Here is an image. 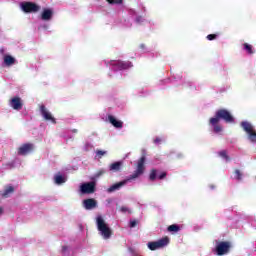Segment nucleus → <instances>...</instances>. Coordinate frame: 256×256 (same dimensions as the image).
Returning a JSON list of instances; mask_svg holds the SVG:
<instances>
[{
  "label": "nucleus",
  "mask_w": 256,
  "mask_h": 256,
  "mask_svg": "<svg viewBox=\"0 0 256 256\" xmlns=\"http://www.w3.org/2000/svg\"><path fill=\"white\" fill-rule=\"evenodd\" d=\"M41 114L46 121H52V123H55V118H53L50 112L45 109V106H41Z\"/></svg>",
  "instance_id": "f8f14e48"
},
{
  "label": "nucleus",
  "mask_w": 256,
  "mask_h": 256,
  "mask_svg": "<svg viewBox=\"0 0 256 256\" xmlns=\"http://www.w3.org/2000/svg\"><path fill=\"white\" fill-rule=\"evenodd\" d=\"M113 65H117L118 69H129V67H133V64L131 62H119V61H114Z\"/></svg>",
  "instance_id": "ddd939ff"
},
{
  "label": "nucleus",
  "mask_w": 256,
  "mask_h": 256,
  "mask_svg": "<svg viewBox=\"0 0 256 256\" xmlns=\"http://www.w3.org/2000/svg\"><path fill=\"white\" fill-rule=\"evenodd\" d=\"M168 231L177 233V231H179V226H177V225H175V224L170 225V226L168 227Z\"/></svg>",
  "instance_id": "aec40b11"
},
{
  "label": "nucleus",
  "mask_w": 256,
  "mask_h": 256,
  "mask_svg": "<svg viewBox=\"0 0 256 256\" xmlns=\"http://www.w3.org/2000/svg\"><path fill=\"white\" fill-rule=\"evenodd\" d=\"M235 174H236L237 179H241V172H239V170H236Z\"/></svg>",
  "instance_id": "c756f323"
},
{
  "label": "nucleus",
  "mask_w": 256,
  "mask_h": 256,
  "mask_svg": "<svg viewBox=\"0 0 256 256\" xmlns=\"http://www.w3.org/2000/svg\"><path fill=\"white\" fill-rule=\"evenodd\" d=\"M96 153H97V155L103 156V155H105L107 152H106V151L98 150Z\"/></svg>",
  "instance_id": "c85d7f7f"
},
{
  "label": "nucleus",
  "mask_w": 256,
  "mask_h": 256,
  "mask_svg": "<svg viewBox=\"0 0 256 256\" xmlns=\"http://www.w3.org/2000/svg\"><path fill=\"white\" fill-rule=\"evenodd\" d=\"M83 205L87 210L95 209V207H97V200L93 198L86 199L83 201Z\"/></svg>",
  "instance_id": "9b49d317"
},
{
  "label": "nucleus",
  "mask_w": 256,
  "mask_h": 256,
  "mask_svg": "<svg viewBox=\"0 0 256 256\" xmlns=\"http://www.w3.org/2000/svg\"><path fill=\"white\" fill-rule=\"evenodd\" d=\"M220 157H223V159H225L226 161L229 160V157L227 156V152L226 151H221L219 152Z\"/></svg>",
  "instance_id": "b1692460"
},
{
  "label": "nucleus",
  "mask_w": 256,
  "mask_h": 256,
  "mask_svg": "<svg viewBox=\"0 0 256 256\" xmlns=\"http://www.w3.org/2000/svg\"><path fill=\"white\" fill-rule=\"evenodd\" d=\"M4 63L8 67H11V65H15V58L11 55H4Z\"/></svg>",
  "instance_id": "2eb2a0df"
},
{
  "label": "nucleus",
  "mask_w": 256,
  "mask_h": 256,
  "mask_svg": "<svg viewBox=\"0 0 256 256\" xmlns=\"http://www.w3.org/2000/svg\"><path fill=\"white\" fill-rule=\"evenodd\" d=\"M241 126L243 127L245 133H247L249 141H251V143H256L255 127L247 121L242 122Z\"/></svg>",
  "instance_id": "20e7f679"
},
{
  "label": "nucleus",
  "mask_w": 256,
  "mask_h": 256,
  "mask_svg": "<svg viewBox=\"0 0 256 256\" xmlns=\"http://www.w3.org/2000/svg\"><path fill=\"white\" fill-rule=\"evenodd\" d=\"M63 251H67V246H64V247H63Z\"/></svg>",
  "instance_id": "72a5a7b5"
},
{
  "label": "nucleus",
  "mask_w": 256,
  "mask_h": 256,
  "mask_svg": "<svg viewBox=\"0 0 256 256\" xmlns=\"http://www.w3.org/2000/svg\"><path fill=\"white\" fill-rule=\"evenodd\" d=\"M244 49L251 55L253 54V47L249 44H244Z\"/></svg>",
  "instance_id": "412c9836"
},
{
  "label": "nucleus",
  "mask_w": 256,
  "mask_h": 256,
  "mask_svg": "<svg viewBox=\"0 0 256 256\" xmlns=\"http://www.w3.org/2000/svg\"><path fill=\"white\" fill-rule=\"evenodd\" d=\"M222 129H221V126H217L214 124V132L215 133H221Z\"/></svg>",
  "instance_id": "393cba45"
},
{
  "label": "nucleus",
  "mask_w": 256,
  "mask_h": 256,
  "mask_svg": "<svg viewBox=\"0 0 256 256\" xmlns=\"http://www.w3.org/2000/svg\"><path fill=\"white\" fill-rule=\"evenodd\" d=\"M103 173H105V171L100 170L98 173L95 174L94 179H99V177L103 175Z\"/></svg>",
  "instance_id": "a878e982"
},
{
  "label": "nucleus",
  "mask_w": 256,
  "mask_h": 256,
  "mask_svg": "<svg viewBox=\"0 0 256 256\" xmlns=\"http://www.w3.org/2000/svg\"><path fill=\"white\" fill-rule=\"evenodd\" d=\"M231 245L228 242H221L217 245L216 251L218 255H225L229 253V248Z\"/></svg>",
  "instance_id": "6e6552de"
},
{
  "label": "nucleus",
  "mask_w": 256,
  "mask_h": 256,
  "mask_svg": "<svg viewBox=\"0 0 256 256\" xmlns=\"http://www.w3.org/2000/svg\"><path fill=\"white\" fill-rule=\"evenodd\" d=\"M14 189L13 186H8L4 190V193L2 194L3 197H7L10 193H13Z\"/></svg>",
  "instance_id": "6ab92c4d"
},
{
  "label": "nucleus",
  "mask_w": 256,
  "mask_h": 256,
  "mask_svg": "<svg viewBox=\"0 0 256 256\" xmlns=\"http://www.w3.org/2000/svg\"><path fill=\"white\" fill-rule=\"evenodd\" d=\"M108 3H122L123 0H107Z\"/></svg>",
  "instance_id": "cd10ccee"
},
{
  "label": "nucleus",
  "mask_w": 256,
  "mask_h": 256,
  "mask_svg": "<svg viewBox=\"0 0 256 256\" xmlns=\"http://www.w3.org/2000/svg\"><path fill=\"white\" fill-rule=\"evenodd\" d=\"M166 245H169V238H162L156 242L148 243V249H150L151 251H155L157 249L166 247Z\"/></svg>",
  "instance_id": "39448f33"
},
{
  "label": "nucleus",
  "mask_w": 256,
  "mask_h": 256,
  "mask_svg": "<svg viewBox=\"0 0 256 256\" xmlns=\"http://www.w3.org/2000/svg\"><path fill=\"white\" fill-rule=\"evenodd\" d=\"M31 151H33V144H24L19 148L18 154L27 155L28 153H31Z\"/></svg>",
  "instance_id": "9d476101"
},
{
  "label": "nucleus",
  "mask_w": 256,
  "mask_h": 256,
  "mask_svg": "<svg viewBox=\"0 0 256 256\" xmlns=\"http://www.w3.org/2000/svg\"><path fill=\"white\" fill-rule=\"evenodd\" d=\"M144 171H145V156H142L140 161H138L137 169L134 172V174L131 177H129L128 179L110 186L107 189V193H113L114 191H119L120 187L127 185V182L131 181V179H137V177H139L140 175H143Z\"/></svg>",
  "instance_id": "f257e3e1"
},
{
  "label": "nucleus",
  "mask_w": 256,
  "mask_h": 256,
  "mask_svg": "<svg viewBox=\"0 0 256 256\" xmlns=\"http://www.w3.org/2000/svg\"><path fill=\"white\" fill-rule=\"evenodd\" d=\"M54 181H55L56 185H61L62 183H65V181H67V176L61 175V174H57L54 177Z\"/></svg>",
  "instance_id": "dca6fc26"
},
{
  "label": "nucleus",
  "mask_w": 256,
  "mask_h": 256,
  "mask_svg": "<svg viewBox=\"0 0 256 256\" xmlns=\"http://www.w3.org/2000/svg\"><path fill=\"white\" fill-rule=\"evenodd\" d=\"M10 107L15 109L16 111L21 110L23 107V102H21V98L14 97L10 100Z\"/></svg>",
  "instance_id": "1a4fd4ad"
},
{
  "label": "nucleus",
  "mask_w": 256,
  "mask_h": 256,
  "mask_svg": "<svg viewBox=\"0 0 256 256\" xmlns=\"http://www.w3.org/2000/svg\"><path fill=\"white\" fill-rule=\"evenodd\" d=\"M5 52V50L4 49H1V53H4Z\"/></svg>",
  "instance_id": "f704fd0d"
},
{
  "label": "nucleus",
  "mask_w": 256,
  "mask_h": 256,
  "mask_svg": "<svg viewBox=\"0 0 256 256\" xmlns=\"http://www.w3.org/2000/svg\"><path fill=\"white\" fill-rule=\"evenodd\" d=\"M154 143H161V139L156 138V139L154 140Z\"/></svg>",
  "instance_id": "473e14b6"
},
{
  "label": "nucleus",
  "mask_w": 256,
  "mask_h": 256,
  "mask_svg": "<svg viewBox=\"0 0 256 256\" xmlns=\"http://www.w3.org/2000/svg\"><path fill=\"white\" fill-rule=\"evenodd\" d=\"M166 173L165 172H163L158 178H160V179H163V178H165L166 177Z\"/></svg>",
  "instance_id": "2f4dec72"
},
{
  "label": "nucleus",
  "mask_w": 256,
  "mask_h": 256,
  "mask_svg": "<svg viewBox=\"0 0 256 256\" xmlns=\"http://www.w3.org/2000/svg\"><path fill=\"white\" fill-rule=\"evenodd\" d=\"M219 119H223L226 123H233L234 119L231 116V113L227 110H218L216 112V117L210 119L211 125H217L219 123Z\"/></svg>",
  "instance_id": "7ed1b4c3"
},
{
  "label": "nucleus",
  "mask_w": 256,
  "mask_h": 256,
  "mask_svg": "<svg viewBox=\"0 0 256 256\" xmlns=\"http://www.w3.org/2000/svg\"><path fill=\"white\" fill-rule=\"evenodd\" d=\"M121 162H115L113 164L110 165V171H119V169H121Z\"/></svg>",
  "instance_id": "a211bd4d"
},
{
  "label": "nucleus",
  "mask_w": 256,
  "mask_h": 256,
  "mask_svg": "<svg viewBox=\"0 0 256 256\" xmlns=\"http://www.w3.org/2000/svg\"><path fill=\"white\" fill-rule=\"evenodd\" d=\"M52 16H53V11H51L50 9H46L42 13V19L44 21H48V19H51Z\"/></svg>",
  "instance_id": "f3484780"
},
{
  "label": "nucleus",
  "mask_w": 256,
  "mask_h": 256,
  "mask_svg": "<svg viewBox=\"0 0 256 256\" xmlns=\"http://www.w3.org/2000/svg\"><path fill=\"white\" fill-rule=\"evenodd\" d=\"M108 119H109L110 123H111L114 127H116L117 129H121V127H123V122L117 120L115 117L109 116Z\"/></svg>",
  "instance_id": "4468645a"
},
{
  "label": "nucleus",
  "mask_w": 256,
  "mask_h": 256,
  "mask_svg": "<svg viewBox=\"0 0 256 256\" xmlns=\"http://www.w3.org/2000/svg\"><path fill=\"white\" fill-rule=\"evenodd\" d=\"M157 179V170H152L150 173V180L155 181Z\"/></svg>",
  "instance_id": "4be33fe9"
},
{
  "label": "nucleus",
  "mask_w": 256,
  "mask_h": 256,
  "mask_svg": "<svg viewBox=\"0 0 256 256\" xmlns=\"http://www.w3.org/2000/svg\"><path fill=\"white\" fill-rule=\"evenodd\" d=\"M215 37H217V35H215V34H209V35L207 36V40H208V41H213V39H215Z\"/></svg>",
  "instance_id": "bb28decb"
},
{
  "label": "nucleus",
  "mask_w": 256,
  "mask_h": 256,
  "mask_svg": "<svg viewBox=\"0 0 256 256\" xmlns=\"http://www.w3.org/2000/svg\"><path fill=\"white\" fill-rule=\"evenodd\" d=\"M3 209L0 207V213H2Z\"/></svg>",
  "instance_id": "c9c22d12"
},
{
  "label": "nucleus",
  "mask_w": 256,
  "mask_h": 256,
  "mask_svg": "<svg viewBox=\"0 0 256 256\" xmlns=\"http://www.w3.org/2000/svg\"><path fill=\"white\" fill-rule=\"evenodd\" d=\"M96 225H97L98 231H99L100 235L103 237V239H110L111 238V235H112L111 228L105 222L103 217L97 216Z\"/></svg>",
  "instance_id": "f03ea898"
},
{
  "label": "nucleus",
  "mask_w": 256,
  "mask_h": 256,
  "mask_svg": "<svg viewBox=\"0 0 256 256\" xmlns=\"http://www.w3.org/2000/svg\"><path fill=\"white\" fill-rule=\"evenodd\" d=\"M95 182H87L80 186V191L83 195H91L95 193Z\"/></svg>",
  "instance_id": "0eeeda50"
},
{
  "label": "nucleus",
  "mask_w": 256,
  "mask_h": 256,
  "mask_svg": "<svg viewBox=\"0 0 256 256\" xmlns=\"http://www.w3.org/2000/svg\"><path fill=\"white\" fill-rule=\"evenodd\" d=\"M20 7L24 13H37V11H39V6L32 2L21 3Z\"/></svg>",
  "instance_id": "423d86ee"
},
{
  "label": "nucleus",
  "mask_w": 256,
  "mask_h": 256,
  "mask_svg": "<svg viewBox=\"0 0 256 256\" xmlns=\"http://www.w3.org/2000/svg\"><path fill=\"white\" fill-rule=\"evenodd\" d=\"M135 225H137V221L131 220L130 221V227H135Z\"/></svg>",
  "instance_id": "7c9ffc66"
},
{
  "label": "nucleus",
  "mask_w": 256,
  "mask_h": 256,
  "mask_svg": "<svg viewBox=\"0 0 256 256\" xmlns=\"http://www.w3.org/2000/svg\"><path fill=\"white\" fill-rule=\"evenodd\" d=\"M120 211H121V213H131V209H129V207H127V206H122L120 208Z\"/></svg>",
  "instance_id": "5701e85b"
}]
</instances>
